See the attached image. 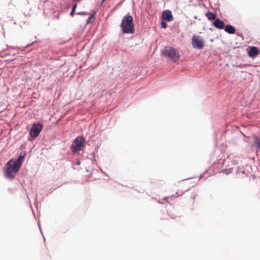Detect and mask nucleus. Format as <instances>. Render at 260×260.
Instances as JSON below:
<instances>
[{
	"label": "nucleus",
	"mask_w": 260,
	"mask_h": 260,
	"mask_svg": "<svg viewBox=\"0 0 260 260\" xmlns=\"http://www.w3.org/2000/svg\"><path fill=\"white\" fill-rule=\"evenodd\" d=\"M213 25L216 28L222 29L224 28L225 24L224 22L220 19H216L214 22Z\"/></svg>",
	"instance_id": "9"
},
{
	"label": "nucleus",
	"mask_w": 260,
	"mask_h": 260,
	"mask_svg": "<svg viewBox=\"0 0 260 260\" xmlns=\"http://www.w3.org/2000/svg\"><path fill=\"white\" fill-rule=\"evenodd\" d=\"M191 44L194 48L202 49L204 47V40L200 36L194 35L192 38Z\"/></svg>",
	"instance_id": "5"
},
{
	"label": "nucleus",
	"mask_w": 260,
	"mask_h": 260,
	"mask_svg": "<svg viewBox=\"0 0 260 260\" xmlns=\"http://www.w3.org/2000/svg\"><path fill=\"white\" fill-rule=\"evenodd\" d=\"M105 0H102V4L105 1Z\"/></svg>",
	"instance_id": "17"
},
{
	"label": "nucleus",
	"mask_w": 260,
	"mask_h": 260,
	"mask_svg": "<svg viewBox=\"0 0 260 260\" xmlns=\"http://www.w3.org/2000/svg\"><path fill=\"white\" fill-rule=\"evenodd\" d=\"M225 31L230 34H234L235 32L236 29L234 26L231 25H224Z\"/></svg>",
	"instance_id": "11"
},
{
	"label": "nucleus",
	"mask_w": 260,
	"mask_h": 260,
	"mask_svg": "<svg viewBox=\"0 0 260 260\" xmlns=\"http://www.w3.org/2000/svg\"><path fill=\"white\" fill-rule=\"evenodd\" d=\"M161 26L164 28H166L167 26V23L164 21H161L160 23Z\"/></svg>",
	"instance_id": "16"
},
{
	"label": "nucleus",
	"mask_w": 260,
	"mask_h": 260,
	"mask_svg": "<svg viewBox=\"0 0 260 260\" xmlns=\"http://www.w3.org/2000/svg\"><path fill=\"white\" fill-rule=\"evenodd\" d=\"M94 20V16H93V15H91L88 19L87 20V23H92V22H93Z\"/></svg>",
	"instance_id": "15"
},
{
	"label": "nucleus",
	"mask_w": 260,
	"mask_h": 260,
	"mask_svg": "<svg viewBox=\"0 0 260 260\" xmlns=\"http://www.w3.org/2000/svg\"><path fill=\"white\" fill-rule=\"evenodd\" d=\"M253 145L260 150V138L255 136L253 137Z\"/></svg>",
	"instance_id": "12"
},
{
	"label": "nucleus",
	"mask_w": 260,
	"mask_h": 260,
	"mask_svg": "<svg viewBox=\"0 0 260 260\" xmlns=\"http://www.w3.org/2000/svg\"><path fill=\"white\" fill-rule=\"evenodd\" d=\"M249 56L254 58L258 55V49L256 47H251L248 52Z\"/></svg>",
	"instance_id": "8"
},
{
	"label": "nucleus",
	"mask_w": 260,
	"mask_h": 260,
	"mask_svg": "<svg viewBox=\"0 0 260 260\" xmlns=\"http://www.w3.org/2000/svg\"><path fill=\"white\" fill-rule=\"evenodd\" d=\"M76 8H77V4H74V5H73V7H72V11H71V13H70V15H71V16H73L74 15V13H75V10H76Z\"/></svg>",
	"instance_id": "14"
},
{
	"label": "nucleus",
	"mask_w": 260,
	"mask_h": 260,
	"mask_svg": "<svg viewBox=\"0 0 260 260\" xmlns=\"http://www.w3.org/2000/svg\"><path fill=\"white\" fill-rule=\"evenodd\" d=\"M21 166V164H6L5 167L6 177L13 179L19 170Z\"/></svg>",
	"instance_id": "2"
},
{
	"label": "nucleus",
	"mask_w": 260,
	"mask_h": 260,
	"mask_svg": "<svg viewBox=\"0 0 260 260\" xmlns=\"http://www.w3.org/2000/svg\"><path fill=\"white\" fill-rule=\"evenodd\" d=\"M206 16L209 20H214L216 19V16L215 14L211 12H208L206 13Z\"/></svg>",
	"instance_id": "13"
},
{
	"label": "nucleus",
	"mask_w": 260,
	"mask_h": 260,
	"mask_svg": "<svg viewBox=\"0 0 260 260\" xmlns=\"http://www.w3.org/2000/svg\"><path fill=\"white\" fill-rule=\"evenodd\" d=\"M25 155H26V152L25 151H22L20 153L16 161H14V162H22L23 161V159H24V157H25ZM8 162H13V159H10L8 161Z\"/></svg>",
	"instance_id": "10"
},
{
	"label": "nucleus",
	"mask_w": 260,
	"mask_h": 260,
	"mask_svg": "<svg viewBox=\"0 0 260 260\" xmlns=\"http://www.w3.org/2000/svg\"><path fill=\"white\" fill-rule=\"evenodd\" d=\"M163 19L169 22L173 20V16L169 10L165 11L162 14Z\"/></svg>",
	"instance_id": "7"
},
{
	"label": "nucleus",
	"mask_w": 260,
	"mask_h": 260,
	"mask_svg": "<svg viewBox=\"0 0 260 260\" xmlns=\"http://www.w3.org/2000/svg\"><path fill=\"white\" fill-rule=\"evenodd\" d=\"M43 128L42 125L40 123H35L30 130V135L33 138H36L40 133Z\"/></svg>",
	"instance_id": "6"
},
{
	"label": "nucleus",
	"mask_w": 260,
	"mask_h": 260,
	"mask_svg": "<svg viewBox=\"0 0 260 260\" xmlns=\"http://www.w3.org/2000/svg\"><path fill=\"white\" fill-rule=\"evenodd\" d=\"M163 54L172 59L174 62L179 60V52L174 48L167 46L162 50Z\"/></svg>",
	"instance_id": "3"
},
{
	"label": "nucleus",
	"mask_w": 260,
	"mask_h": 260,
	"mask_svg": "<svg viewBox=\"0 0 260 260\" xmlns=\"http://www.w3.org/2000/svg\"><path fill=\"white\" fill-rule=\"evenodd\" d=\"M85 145V139L83 137H77L72 146V150L73 152L76 153L79 150H80Z\"/></svg>",
	"instance_id": "4"
},
{
	"label": "nucleus",
	"mask_w": 260,
	"mask_h": 260,
	"mask_svg": "<svg viewBox=\"0 0 260 260\" xmlns=\"http://www.w3.org/2000/svg\"><path fill=\"white\" fill-rule=\"evenodd\" d=\"M133 18L132 16L127 15L124 16L121 23L122 31L125 34H133L134 32V25Z\"/></svg>",
	"instance_id": "1"
}]
</instances>
